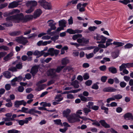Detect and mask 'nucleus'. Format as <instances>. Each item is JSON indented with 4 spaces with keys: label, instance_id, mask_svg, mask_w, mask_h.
<instances>
[{
    "label": "nucleus",
    "instance_id": "1",
    "mask_svg": "<svg viewBox=\"0 0 133 133\" xmlns=\"http://www.w3.org/2000/svg\"><path fill=\"white\" fill-rule=\"evenodd\" d=\"M24 18L23 14L20 13L8 17L6 18V21H11L15 23H18L21 21L24 22Z\"/></svg>",
    "mask_w": 133,
    "mask_h": 133
},
{
    "label": "nucleus",
    "instance_id": "2",
    "mask_svg": "<svg viewBox=\"0 0 133 133\" xmlns=\"http://www.w3.org/2000/svg\"><path fill=\"white\" fill-rule=\"evenodd\" d=\"M15 41L19 44H22L24 45H25L28 42L27 38L23 36L16 37L15 39Z\"/></svg>",
    "mask_w": 133,
    "mask_h": 133
},
{
    "label": "nucleus",
    "instance_id": "3",
    "mask_svg": "<svg viewBox=\"0 0 133 133\" xmlns=\"http://www.w3.org/2000/svg\"><path fill=\"white\" fill-rule=\"evenodd\" d=\"M38 3L44 9L50 10L51 9V4L45 1V0H39Z\"/></svg>",
    "mask_w": 133,
    "mask_h": 133
},
{
    "label": "nucleus",
    "instance_id": "4",
    "mask_svg": "<svg viewBox=\"0 0 133 133\" xmlns=\"http://www.w3.org/2000/svg\"><path fill=\"white\" fill-rule=\"evenodd\" d=\"M78 115L76 116L75 114H71L69 116L67 117V119L69 123H73L76 122L80 121V119L78 118Z\"/></svg>",
    "mask_w": 133,
    "mask_h": 133
},
{
    "label": "nucleus",
    "instance_id": "5",
    "mask_svg": "<svg viewBox=\"0 0 133 133\" xmlns=\"http://www.w3.org/2000/svg\"><path fill=\"white\" fill-rule=\"evenodd\" d=\"M133 67V63H123L119 67V70L121 71L123 70L126 69L127 68H130Z\"/></svg>",
    "mask_w": 133,
    "mask_h": 133
},
{
    "label": "nucleus",
    "instance_id": "6",
    "mask_svg": "<svg viewBox=\"0 0 133 133\" xmlns=\"http://www.w3.org/2000/svg\"><path fill=\"white\" fill-rule=\"evenodd\" d=\"M107 38L102 35L97 34L96 39L97 40H101L100 41H97V43H104L105 42Z\"/></svg>",
    "mask_w": 133,
    "mask_h": 133
},
{
    "label": "nucleus",
    "instance_id": "7",
    "mask_svg": "<svg viewBox=\"0 0 133 133\" xmlns=\"http://www.w3.org/2000/svg\"><path fill=\"white\" fill-rule=\"evenodd\" d=\"M32 118L31 117L26 118L25 120H16V121L18 122L20 125H23L24 123L27 124L29 121H30Z\"/></svg>",
    "mask_w": 133,
    "mask_h": 133
},
{
    "label": "nucleus",
    "instance_id": "8",
    "mask_svg": "<svg viewBox=\"0 0 133 133\" xmlns=\"http://www.w3.org/2000/svg\"><path fill=\"white\" fill-rule=\"evenodd\" d=\"M26 4L27 6H30L31 7L35 9L37 5V2L35 1H27Z\"/></svg>",
    "mask_w": 133,
    "mask_h": 133
},
{
    "label": "nucleus",
    "instance_id": "9",
    "mask_svg": "<svg viewBox=\"0 0 133 133\" xmlns=\"http://www.w3.org/2000/svg\"><path fill=\"white\" fill-rule=\"evenodd\" d=\"M77 42L81 44L80 45H84V44H87L89 42V40L82 37L81 38H79L77 39Z\"/></svg>",
    "mask_w": 133,
    "mask_h": 133
},
{
    "label": "nucleus",
    "instance_id": "10",
    "mask_svg": "<svg viewBox=\"0 0 133 133\" xmlns=\"http://www.w3.org/2000/svg\"><path fill=\"white\" fill-rule=\"evenodd\" d=\"M26 103L24 100L21 101H16L15 102L14 104L15 107L18 108L19 107V105H23L24 106H25Z\"/></svg>",
    "mask_w": 133,
    "mask_h": 133
},
{
    "label": "nucleus",
    "instance_id": "11",
    "mask_svg": "<svg viewBox=\"0 0 133 133\" xmlns=\"http://www.w3.org/2000/svg\"><path fill=\"white\" fill-rule=\"evenodd\" d=\"M48 24V26L50 27L51 28H52L53 30H55L56 28V27L55 25L56 24V23L54 22V21L53 20L51 19L48 21L47 22Z\"/></svg>",
    "mask_w": 133,
    "mask_h": 133
},
{
    "label": "nucleus",
    "instance_id": "12",
    "mask_svg": "<svg viewBox=\"0 0 133 133\" xmlns=\"http://www.w3.org/2000/svg\"><path fill=\"white\" fill-rule=\"evenodd\" d=\"M39 66L35 65L33 66L31 69L30 73L33 76H34L38 71Z\"/></svg>",
    "mask_w": 133,
    "mask_h": 133
},
{
    "label": "nucleus",
    "instance_id": "13",
    "mask_svg": "<svg viewBox=\"0 0 133 133\" xmlns=\"http://www.w3.org/2000/svg\"><path fill=\"white\" fill-rule=\"evenodd\" d=\"M42 10L40 9H38L35 10L34 12V18H36L39 17L42 13Z\"/></svg>",
    "mask_w": 133,
    "mask_h": 133
},
{
    "label": "nucleus",
    "instance_id": "14",
    "mask_svg": "<svg viewBox=\"0 0 133 133\" xmlns=\"http://www.w3.org/2000/svg\"><path fill=\"white\" fill-rule=\"evenodd\" d=\"M45 50L41 51L37 50L33 52V55L35 56H37V58L43 55L44 53V51Z\"/></svg>",
    "mask_w": 133,
    "mask_h": 133
},
{
    "label": "nucleus",
    "instance_id": "15",
    "mask_svg": "<svg viewBox=\"0 0 133 133\" xmlns=\"http://www.w3.org/2000/svg\"><path fill=\"white\" fill-rule=\"evenodd\" d=\"M117 89L111 87H109L104 88L103 91L105 92H114L116 91Z\"/></svg>",
    "mask_w": 133,
    "mask_h": 133
},
{
    "label": "nucleus",
    "instance_id": "16",
    "mask_svg": "<svg viewBox=\"0 0 133 133\" xmlns=\"http://www.w3.org/2000/svg\"><path fill=\"white\" fill-rule=\"evenodd\" d=\"M18 5V2L13 1L9 4L8 7L9 8H13L17 7Z\"/></svg>",
    "mask_w": 133,
    "mask_h": 133
},
{
    "label": "nucleus",
    "instance_id": "17",
    "mask_svg": "<svg viewBox=\"0 0 133 133\" xmlns=\"http://www.w3.org/2000/svg\"><path fill=\"white\" fill-rule=\"evenodd\" d=\"M5 115L6 117H3L2 118V120L4 121H10V119H8V118H11L12 115V114L11 113H8L5 114Z\"/></svg>",
    "mask_w": 133,
    "mask_h": 133
},
{
    "label": "nucleus",
    "instance_id": "18",
    "mask_svg": "<svg viewBox=\"0 0 133 133\" xmlns=\"http://www.w3.org/2000/svg\"><path fill=\"white\" fill-rule=\"evenodd\" d=\"M71 112V110L70 109H67L66 110H64L63 112V116L64 117H68L69 115Z\"/></svg>",
    "mask_w": 133,
    "mask_h": 133
},
{
    "label": "nucleus",
    "instance_id": "19",
    "mask_svg": "<svg viewBox=\"0 0 133 133\" xmlns=\"http://www.w3.org/2000/svg\"><path fill=\"white\" fill-rule=\"evenodd\" d=\"M101 125L105 128H110V125L108 124L104 120H101L99 121Z\"/></svg>",
    "mask_w": 133,
    "mask_h": 133
},
{
    "label": "nucleus",
    "instance_id": "20",
    "mask_svg": "<svg viewBox=\"0 0 133 133\" xmlns=\"http://www.w3.org/2000/svg\"><path fill=\"white\" fill-rule=\"evenodd\" d=\"M21 34L22 32L20 31H15L9 33V34L11 36H18Z\"/></svg>",
    "mask_w": 133,
    "mask_h": 133
},
{
    "label": "nucleus",
    "instance_id": "21",
    "mask_svg": "<svg viewBox=\"0 0 133 133\" xmlns=\"http://www.w3.org/2000/svg\"><path fill=\"white\" fill-rule=\"evenodd\" d=\"M17 63L18 61H16L13 63L12 64H16V68L17 69H21L22 67V63L21 62H19L18 63Z\"/></svg>",
    "mask_w": 133,
    "mask_h": 133
},
{
    "label": "nucleus",
    "instance_id": "22",
    "mask_svg": "<svg viewBox=\"0 0 133 133\" xmlns=\"http://www.w3.org/2000/svg\"><path fill=\"white\" fill-rule=\"evenodd\" d=\"M59 25L64 28L66 26V21L64 19H62L59 21L58 22Z\"/></svg>",
    "mask_w": 133,
    "mask_h": 133
},
{
    "label": "nucleus",
    "instance_id": "23",
    "mask_svg": "<svg viewBox=\"0 0 133 133\" xmlns=\"http://www.w3.org/2000/svg\"><path fill=\"white\" fill-rule=\"evenodd\" d=\"M13 55V53L12 52H11L4 57L3 59L5 61H7L11 58V57Z\"/></svg>",
    "mask_w": 133,
    "mask_h": 133
},
{
    "label": "nucleus",
    "instance_id": "24",
    "mask_svg": "<svg viewBox=\"0 0 133 133\" xmlns=\"http://www.w3.org/2000/svg\"><path fill=\"white\" fill-rule=\"evenodd\" d=\"M21 59L23 61H25L27 60L28 61H30L32 60V57H28L26 55H24L22 57Z\"/></svg>",
    "mask_w": 133,
    "mask_h": 133
},
{
    "label": "nucleus",
    "instance_id": "25",
    "mask_svg": "<svg viewBox=\"0 0 133 133\" xmlns=\"http://www.w3.org/2000/svg\"><path fill=\"white\" fill-rule=\"evenodd\" d=\"M34 18V15H26L25 17L24 16V22L27 21L32 19Z\"/></svg>",
    "mask_w": 133,
    "mask_h": 133
},
{
    "label": "nucleus",
    "instance_id": "26",
    "mask_svg": "<svg viewBox=\"0 0 133 133\" xmlns=\"http://www.w3.org/2000/svg\"><path fill=\"white\" fill-rule=\"evenodd\" d=\"M4 76L7 78H10L11 77V73L8 71H6L3 72Z\"/></svg>",
    "mask_w": 133,
    "mask_h": 133
},
{
    "label": "nucleus",
    "instance_id": "27",
    "mask_svg": "<svg viewBox=\"0 0 133 133\" xmlns=\"http://www.w3.org/2000/svg\"><path fill=\"white\" fill-rule=\"evenodd\" d=\"M113 44L116 45V48L122 46L124 44V43L117 41H114L113 43Z\"/></svg>",
    "mask_w": 133,
    "mask_h": 133
},
{
    "label": "nucleus",
    "instance_id": "28",
    "mask_svg": "<svg viewBox=\"0 0 133 133\" xmlns=\"http://www.w3.org/2000/svg\"><path fill=\"white\" fill-rule=\"evenodd\" d=\"M78 84V82L77 80H75L72 82L71 83V85H73L75 88H77L79 87Z\"/></svg>",
    "mask_w": 133,
    "mask_h": 133
},
{
    "label": "nucleus",
    "instance_id": "29",
    "mask_svg": "<svg viewBox=\"0 0 133 133\" xmlns=\"http://www.w3.org/2000/svg\"><path fill=\"white\" fill-rule=\"evenodd\" d=\"M79 0H71V1H69L66 6H68L69 5H76L77 3V2Z\"/></svg>",
    "mask_w": 133,
    "mask_h": 133
},
{
    "label": "nucleus",
    "instance_id": "30",
    "mask_svg": "<svg viewBox=\"0 0 133 133\" xmlns=\"http://www.w3.org/2000/svg\"><path fill=\"white\" fill-rule=\"evenodd\" d=\"M108 70L112 74H115L117 72L116 68L113 66L109 67L108 68Z\"/></svg>",
    "mask_w": 133,
    "mask_h": 133
},
{
    "label": "nucleus",
    "instance_id": "31",
    "mask_svg": "<svg viewBox=\"0 0 133 133\" xmlns=\"http://www.w3.org/2000/svg\"><path fill=\"white\" fill-rule=\"evenodd\" d=\"M55 69H51L50 70V74L51 76L54 77H57V75L56 73Z\"/></svg>",
    "mask_w": 133,
    "mask_h": 133
},
{
    "label": "nucleus",
    "instance_id": "32",
    "mask_svg": "<svg viewBox=\"0 0 133 133\" xmlns=\"http://www.w3.org/2000/svg\"><path fill=\"white\" fill-rule=\"evenodd\" d=\"M69 62V60L66 58H64L61 61L62 64L63 65H66Z\"/></svg>",
    "mask_w": 133,
    "mask_h": 133
},
{
    "label": "nucleus",
    "instance_id": "33",
    "mask_svg": "<svg viewBox=\"0 0 133 133\" xmlns=\"http://www.w3.org/2000/svg\"><path fill=\"white\" fill-rule=\"evenodd\" d=\"M38 87L36 89V90L37 91H39L45 88V85L44 84L38 85Z\"/></svg>",
    "mask_w": 133,
    "mask_h": 133
},
{
    "label": "nucleus",
    "instance_id": "34",
    "mask_svg": "<svg viewBox=\"0 0 133 133\" xmlns=\"http://www.w3.org/2000/svg\"><path fill=\"white\" fill-rule=\"evenodd\" d=\"M62 95L61 94H59L56 96L55 98V99H56L57 101L59 102L62 100L63 99V97L60 98L61 97Z\"/></svg>",
    "mask_w": 133,
    "mask_h": 133
},
{
    "label": "nucleus",
    "instance_id": "35",
    "mask_svg": "<svg viewBox=\"0 0 133 133\" xmlns=\"http://www.w3.org/2000/svg\"><path fill=\"white\" fill-rule=\"evenodd\" d=\"M124 117L125 118H130L133 120V116L130 113H127L125 114L124 115Z\"/></svg>",
    "mask_w": 133,
    "mask_h": 133
},
{
    "label": "nucleus",
    "instance_id": "36",
    "mask_svg": "<svg viewBox=\"0 0 133 133\" xmlns=\"http://www.w3.org/2000/svg\"><path fill=\"white\" fill-rule=\"evenodd\" d=\"M55 124H56L59 125H62V123H61V121L60 119H57L56 120H54L53 121Z\"/></svg>",
    "mask_w": 133,
    "mask_h": 133
},
{
    "label": "nucleus",
    "instance_id": "37",
    "mask_svg": "<svg viewBox=\"0 0 133 133\" xmlns=\"http://www.w3.org/2000/svg\"><path fill=\"white\" fill-rule=\"evenodd\" d=\"M113 96L115 100L116 99H119L122 98V96L119 94H118L114 95Z\"/></svg>",
    "mask_w": 133,
    "mask_h": 133
},
{
    "label": "nucleus",
    "instance_id": "38",
    "mask_svg": "<svg viewBox=\"0 0 133 133\" xmlns=\"http://www.w3.org/2000/svg\"><path fill=\"white\" fill-rule=\"evenodd\" d=\"M83 111L86 115H87L88 113L91 111V110L88 108H85L83 109Z\"/></svg>",
    "mask_w": 133,
    "mask_h": 133
},
{
    "label": "nucleus",
    "instance_id": "39",
    "mask_svg": "<svg viewBox=\"0 0 133 133\" xmlns=\"http://www.w3.org/2000/svg\"><path fill=\"white\" fill-rule=\"evenodd\" d=\"M64 66H58L57 69H55V71L57 73H59L61 71L63 68Z\"/></svg>",
    "mask_w": 133,
    "mask_h": 133
},
{
    "label": "nucleus",
    "instance_id": "40",
    "mask_svg": "<svg viewBox=\"0 0 133 133\" xmlns=\"http://www.w3.org/2000/svg\"><path fill=\"white\" fill-rule=\"evenodd\" d=\"M133 46V45L132 44L128 43L127 44L124 46L125 49H128L132 48Z\"/></svg>",
    "mask_w": 133,
    "mask_h": 133
},
{
    "label": "nucleus",
    "instance_id": "41",
    "mask_svg": "<svg viewBox=\"0 0 133 133\" xmlns=\"http://www.w3.org/2000/svg\"><path fill=\"white\" fill-rule=\"evenodd\" d=\"M43 104V106L44 107H50L51 106V104L50 103H46V102H42L40 103V104L42 105Z\"/></svg>",
    "mask_w": 133,
    "mask_h": 133
},
{
    "label": "nucleus",
    "instance_id": "42",
    "mask_svg": "<svg viewBox=\"0 0 133 133\" xmlns=\"http://www.w3.org/2000/svg\"><path fill=\"white\" fill-rule=\"evenodd\" d=\"M54 49L52 48H50L48 50V52L51 56H54Z\"/></svg>",
    "mask_w": 133,
    "mask_h": 133
},
{
    "label": "nucleus",
    "instance_id": "43",
    "mask_svg": "<svg viewBox=\"0 0 133 133\" xmlns=\"http://www.w3.org/2000/svg\"><path fill=\"white\" fill-rule=\"evenodd\" d=\"M82 36V35L80 34L75 35L73 36L72 39L73 40H75L77 39L78 38L81 37Z\"/></svg>",
    "mask_w": 133,
    "mask_h": 133
},
{
    "label": "nucleus",
    "instance_id": "44",
    "mask_svg": "<svg viewBox=\"0 0 133 133\" xmlns=\"http://www.w3.org/2000/svg\"><path fill=\"white\" fill-rule=\"evenodd\" d=\"M35 109L32 108L30 109H29L28 111V112H26V114H29L31 115H33L35 113Z\"/></svg>",
    "mask_w": 133,
    "mask_h": 133
},
{
    "label": "nucleus",
    "instance_id": "45",
    "mask_svg": "<svg viewBox=\"0 0 133 133\" xmlns=\"http://www.w3.org/2000/svg\"><path fill=\"white\" fill-rule=\"evenodd\" d=\"M119 55V53L118 52H114L112 54V56L113 58H115L117 57Z\"/></svg>",
    "mask_w": 133,
    "mask_h": 133
},
{
    "label": "nucleus",
    "instance_id": "46",
    "mask_svg": "<svg viewBox=\"0 0 133 133\" xmlns=\"http://www.w3.org/2000/svg\"><path fill=\"white\" fill-rule=\"evenodd\" d=\"M78 97L80 98L81 100L82 101L85 102H87V98L82 96V95H79Z\"/></svg>",
    "mask_w": 133,
    "mask_h": 133
},
{
    "label": "nucleus",
    "instance_id": "47",
    "mask_svg": "<svg viewBox=\"0 0 133 133\" xmlns=\"http://www.w3.org/2000/svg\"><path fill=\"white\" fill-rule=\"evenodd\" d=\"M19 131L15 129H12L8 131V133H19Z\"/></svg>",
    "mask_w": 133,
    "mask_h": 133
},
{
    "label": "nucleus",
    "instance_id": "48",
    "mask_svg": "<svg viewBox=\"0 0 133 133\" xmlns=\"http://www.w3.org/2000/svg\"><path fill=\"white\" fill-rule=\"evenodd\" d=\"M119 2L125 5H127L130 2L129 0H122V1H119Z\"/></svg>",
    "mask_w": 133,
    "mask_h": 133
},
{
    "label": "nucleus",
    "instance_id": "49",
    "mask_svg": "<svg viewBox=\"0 0 133 133\" xmlns=\"http://www.w3.org/2000/svg\"><path fill=\"white\" fill-rule=\"evenodd\" d=\"M13 13L12 12H5V13H3V16L5 17H9V16L10 15H12L13 14Z\"/></svg>",
    "mask_w": 133,
    "mask_h": 133
},
{
    "label": "nucleus",
    "instance_id": "50",
    "mask_svg": "<svg viewBox=\"0 0 133 133\" xmlns=\"http://www.w3.org/2000/svg\"><path fill=\"white\" fill-rule=\"evenodd\" d=\"M85 55L86 57V58L87 59H89L90 58L94 56V54L93 53H91L89 54H85Z\"/></svg>",
    "mask_w": 133,
    "mask_h": 133
},
{
    "label": "nucleus",
    "instance_id": "51",
    "mask_svg": "<svg viewBox=\"0 0 133 133\" xmlns=\"http://www.w3.org/2000/svg\"><path fill=\"white\" fill-rule=\"evenodd\" d=\"M97 29V27L95 26H90L88 28V29L90 31H94Z\"/></svg>",
    "mask_w": 133,
    "mask_h": 133
},
{
    "label": "nucleus",
    "instance_id": "52",
    "mask_svg": "<svg viewBox=\"0 0 133 133\" xmlns=\"http://www.w3.org/2000/svg\"><path fill=\"white\" fill-rule=\"evenodd\" d=\"M106 66L105 65L101 66L99 67L100 70L103 71H105L106 70Z\"/></svg>",
    "mask_w": 133,
    "mask_h": 133
},
{
    "label": "nucleus",
    "instance_id": "53",
    "mask_svg": "<svg viewBox=\"0 0 133 133\" xmlns=\"http://www.w3.org/2000/svg\"><path fill=\"white\" fill-rule=\"evenodd\" d=\"M66 32L69 33L70 34H74V30H73L71 29H68L66 31Z\"/></svg>",
    "mask_w": 133,
    "mask_h": 133
},
{
    "label": "nucleus",
    "instance_id": "54",
    "mask_svg": "<svg viewBox=\"0 0 133 133\" xmlns=\"http://www.w3.org/2000/svg\"><path fill=\"white\" fill-rule=\"evenodd\" d=\"M9 48L4 45L0 46V50H2V49H3L4 50H9Z\"/></svg>",
    "mask_w": 133,
    "mask_h": 133
},
{
    "label": "nucleus",
    "instance_id": "55",
    "mask_svg": "<svg viewBox=\"0 0 133 133\" xmlns=\"http://www.w3.org/2000/svg\"><path fill=\"white\" fill-rule=\"evenodd\" d=\"M8 70L12 72L16 71H17V69L15 67H11L9 68Z\"/></svg>",
    "mask_w": 133,
    "mask_h": 133
},
{
    "label": "nucleus",
    "instance_id": "56",
    "mask_svg": "<svg viewBox=\"0 0 133 133\" xmlns=\"http://www.w3.org/2000/svg\"><path fill=\"white\" fill-rule=\"evenodd\" d=\"M94 103L92 102H88V105H86L87 107L89 108H91V107L93 106Z\"/></svg>",
    "mask_w": 133,
    "mask_h": 133
},
{
    "label": "nucleus",
    "instance_id": "57",
    "mask_svg": "<svg viewBox=\"0 0 133 133\" xmlns=\"http://www.w3.org/2000/svg\"><path fill=\"white\" fill-rule=\"evenodd\" d=\"M5 89L6 90H9L11 88V86L10 84H6L5 85Z\"/></svg>",
    "mask_w": 133,
    "mask_h": 133
},
{
    "label": "nucleus",
    "instance_id": "58",
    "mask_svg": "<svg viewBox=\"0 0 133 133\" xmlns=\"http://www.w3.org/2000/svg\"><path fill=\"white\" fill-rule=\"evenodd\" d=\"M34 8H32V7H30V8L26 10L25 11V12L28 14H29L32 12L34 10Z\"/></svg>",
    "mask_w": 133,
    "mask_h": 133
},
{
    "label": "nucleus",
    "instance_id": "59",
    "mask_svg": "<svg viewBox=\"0 0 133 133\" xmlns=\"http://www.w3.org/2000/svg\"><path fill=\"white\" fill-rule=\"evenodd\" d=\"M92 82L91 80H89L85 82V84L87 86H89L92 84Z\"/></svg>",
    "mask_w": 133,
    "mask_h": 133
},
{
    "label": "nucleus",
    "instance_id": "60",
    "mask_svg": "<svg viewBox=\"0 0 133 133\" xmlns=\"http://www.w3.org/2000/svg\"><path fill=\"white\" fill-rule=\"evenodd\" d=\"M17 89L19 92H22L24 90V88L22 86H20L18 87Z\"/></svg>",
    "mask_w": 133,
    "mask_h": 133
},
{
    "label": "nucleus",
    "instance_id": "61",
    "mask_svg": "<svg viewBox=\"0 0 133 133\" xmlns=\"http://www.w3.org/2000/svg\"><path fill=\"white\" fill-rule=\"evenodd\" d=\"M58 38L59 36L56 35L54 36L53 37H52L51 38V39L53 41H54L55 42L56 40L58 39Z\"/></svg>",
    "mask_w": 133,
    "mask_h": 133
},
{
    "label": "nucleus",
    "instance_id": "62",
    "mask_svg": "<svg viewBox=\"0 0 133 133\" xmlns=\"http://www.w3.org/2000/svg\"><path fill=\"white\" fill-rule=\"evenodd\" d=\"M107 78V77L106 76H102L101 77V81L103 82H105Z\"/></svg>",
    "mask_w": 133,
    "mask_h": 133
},
{
    "label": "nucleus",
    "instance_id": "63",
    "mask_svg": "<svg viewBox=\"0 0 133 133\" xmlns=\"http://www.w3.org/2000/svg\"><path fill=\"white\" fill-rule=\"evenodd\" d=\"M126 83L124 82H121L120 83V87L122 88L125 87L126 86Z\"/></svg>",
    "mask_w": 133,
    "mask_h": 133
},
{
    "label": "nucleus",
    "instance_id": "64",
    "mask_svg": "<svg viewBox=\"0 0 133 133\" xmlns=\"http://www.w3.org/2000/svg\"><path fill=\"white\" fill-rule=\"evenodd\" d=\"M8 5V4L6 3H5L4 4L0 5V9H2L6 6Z\"/></svg>",
    "mask_w": 133,
    "mask_h": 133
}]
</instances>
